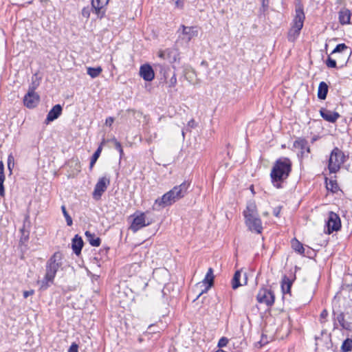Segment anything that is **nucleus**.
Listing matches in <instances>:
<instances>
[{
	"mask_svg": "<svg viewBox=\"0 0 352 352\" xmlns=\"http://www.w3.org/2000/svg\"><path fill=\"white\" fill-rule=\"evenodd\" d=\"M292 248L296 252L300 255H305V248L303 247L302 243L296 239L292 240Z\"/></svg>",
	"mask_w": 352,
	"mask_h": 352,
	"instance_id": "obj_24",
	"label": "nucleus"
},
{
	"mask_svg": "<svg viewBox=\"0 0 352 352\" xmlns=\"http://www.w3.org/2000/svg\"><path fill=\"white\" fill-rule=\"evenodd\" d=\"M110 184V178L107 176L101 177L98 179L95 185L92 195L96 200L100 199L102 194L107 190Z\"/></svg>",
	"mask_w": 352,
	"mask_h": 352,
	"instance_id": "obj_8",
	"label": "nucleus"
},
{
	"mask_svg": "<svg viewBox=\"0 0 352 352\" xmlns=\"http://www.w3.org/2000/svg\"><path fill=\"white\" fill-rule=\"evenodd\" d=\"M158 55L161 58L166 59V50L164 51H160Z\"/></svg>",
	"mask_w": 352,
	"mask_h": 352,
	"instance_id": "obj_50",
	"label": "nucleus"
},
{
	"mask_svg": "<svg viewBox=\"0 0 352 352\" xmlns=\"http://www.w3.org/2000/svg\"><path fill=\"white\" fill-rule=\"evenodd\" d=\"M61 210L63 212L64 217L65 218L67 225L71 226L73 224V221L71 216L67 212L65 206L63 205L61 206Z\"/></svg>",
	"mask_w": 352,
	"mask_h": 352,
	"instance_id": "obj_34",
	"label": "nucleus"
},
{
	"mask_svg": "<svg viewBox=\"0 0 352 352\" xmlns=\"http://www.w3.org/2000/svg\"><path fill=\"white\" fill-rule=\"evenodd\" d=\"M91 10H92L93 12H94V10L91 8H89V7H87V8H84L82 10V15L88 19L90 16V12H91Z\"/></svg>",
	"mask_w": 352,
	"mask_h": 352,
	"instance_id": "obj_38",
	"label": "nucleus"
},
{
	"mask_svg": "<svg viewBox=\"0 0 352 352\" xmlns=\"http://www.w3.org/2000/svg\"><path fill=\"white\" fill-rule=\"evenodd\" d=\"M348 156L338 147H335L331 152L328 161V169L330 173H338L341 166L347 160Z\"/></svg>",
	"mask_w": 352,
	"mask_h": 352,
	"instance_id": "obj_6",
	"label": "nucleus"
},
{
	"mask_svg": "<svg viewBox=\"0 0 352 352\" xmlns=\"http://www.w3.org/2000/svg\"><path fill=\"white\" fill-rule=\"evenodd\" d=\"M314 255H315V253L313 249L308 248L307 250H305V255H304L305 256L311 258Z\"/></svg>",
	"mask_w": 352,
	"mask_h": 352,
	"instance_id": "obj_44",
	"label": "nucleus"
},
{
	"mask_svg": "<svg viewBox=\"0 0 352 352\" xmlns=\"http://www.w3.org/2000/svg\"><path fill=\"white\" fill-rule=\"evenodd\" d=\"M292 280H290L287 276H284L281 282V289L284 294H289L292 285Z\"/></svg>",
	"mask_w": 352,
	"mask_h": 352,
	"instance_id": "obj_25",
	"label": "nucleus"
},
{
	"mask_svg": "<svg viewBox=\"0 0 352 352\" xmlns=\"http://www.w3.org/2000/svg\"><path fill=\"white\" fill-rule=\"evenodd\" d=\"M326 188L328 190L332 192H336L339 190V186L337 183V181L332 179L329 180V182L326 180Z\"/></svg>",
	"mask_w": 352,
	"mask_h": 352,
	"instance_id": "obj_32",
	"label": "nucleus"
},
{
	"mask_svg": "<svg viewBox=\"0 0 352 352\" xmlns=\"http://www.w3.org/2000/svg\"><path fill=\"white\" fill-rule=\"evenodd\" d=\"M214 276L213 274V269L210 267L204 278L202 283L207 285L206 288L203 289L195 300H197L204 293H206L208 289L214 285Z\"/></svg>",
	"mask_w": 352,
	"mask_h": 352,
	"instance_id": "obj_16",
	"label": "nucleus"
},
{
	"mask_svg": "<svg viewBox=\"0 0 352 352\" xmlns=\"http://www.w3.org/2000/svg\"><path fill=\"white\" fill-rule=\"evenodd\" d=\"M113 121H114V119L113 117H108L106 119L105 124L107 125H109V126H111L112 125V124L113 123Z\"/></svg>",
	"mask_w": 352,
	"mask_h": 352,
	"instance_id": "obj_48",
	"label": "nucleus"
},
{
	"mask_svg": "<svg viewBox=\"0 0 352 352\" xmlns=\"http://www.w3.org/2000/svg\"><path fill=\"white\" fill-rule=\"evenodd\" d=\"M241 276V271L240 270L236 271L234 274V276L232 279V287L233 289H236L241 285V284L240 283Z\"/></svg>",
	"mask_w": 352,
	"mask_h": 352,
	"instance_id": "obj_29",
	"label": "nucleus"
},
{
	"mask_svg": "<svg viewBox=\"0 0 352 352\" xmlns=\"http://www.w3.org/2000/svg\"><path fill=\"white\" fill-rule=\"evenodd\" d=\"M292 162L288 157H282L275 161L270 173L271 181L275 188H283V184L292 172Z\"/></svg>",
	"mask_w": 352,
	"mask_h": 352,
	"instance_id": "obj_1",
	"label": "nucleus"
},
{
	"mask_svg": "<svg viewBox=\"0 0 352 352\" xmlns=\"http://www.w3.org/2000/svg\"><path fill=\"white\" fill-rule=\"evenodd\" d=\"M177 84V77L176 74L173 73V76H171L170 79L168 81V87H174Z\"/></svg>",
	"mask_w": 352,
	"mask_h": 352,
	"instance_id": "obj_40",
	"label": "nucleus"
},
{
	"mask_svg": "<svg viewBox=\"0 0 352 352\" xmlns=\"http://www.w3.org/2000/svg\"><path fill=\"white\" fill-rule=\"evenodd\" d=\"M327 316H328V311L326 309L322 310V311L321 312L320 316V322H324V320L327 318Z\"/></svg>",
	"mask_w": 352,
	"mask_h": 352,
	"instance_id": "obj_45",
	"label": "nucleus"
},
{
	"mask_svg": "<svg viewBox=\"0 0 352 352\" xmlns=\"http://www.w3.org/2000/svg\"><path fill=\"white\" fill-rule=\"evenodd\" d=\"M12 157L11 156H9V157H8V162H10L11 163V159H12Z\"/></svg>",
	"mask_w": 352,
	"mask_h": 352,
	"instance_id": "obj_54",
	"label": "nucleus"
},
{
	"mask_svg": "<svg viewBox=\"0 0 352 352\" xmlns=\"http://www.w3.org/2000/svg\"><path fill=\"white\" fill-rule=\"evenodd\" d=\"M347 49H348V47L344 43L338 44L336 45V47L332 51L331 54H335V53H341Z\"/></svg>",
	"mask_w": 352,
	"mask_h": 352,
	"instance_id": "obj_36",
	"label": "nucleus"
},
{
	"mask_svg": "<svg viewBox=\"0 0 352 352\" xmlns=\"http://www.w3.org/2000/svg\"><path fill=\"white\" fill-rule=\"evenodd\" d=\"M111 142H113L115 148L119 152L120 157L122 158L124 155V151L122 149L121 143L118 142L116 138H113Z\"/></svg>",
	"mask_w": 352,
	"mask_h": 352,
	"instance_id": "obj_35",
	"label": "nucleus"
},
{
	"mask_svg": "<svg viewBox=\"0 0 352 352\" xmlns=\"http://www.w3.org/2000/svg\"><path fill=\"white\" fill-rule=\"evenodd\" d=\"M8 168L11 170V164L10 162H8Z\"/></svg>",
	"mask_w": 352,
	"mask_h": 352,
	"instance_id": "obj_53",
	"label": "nucleus"
},
{
	"mask_svg": "<svg viewBox=\"0 0 352 352\" xmlns=\"http://www.w3.org/2000/svg\"><path fill=\"white\" fill-rule=\"evenodd\" d=\"M180 30H182V36H179V37L182 40H184L186 43H188L192 38L198 36V29L196 26H186L184 25H181L177 32H179Z\"/></svg>",
	"mask_w": 352,
	"mask_h": 352,
	"instance_id": "obj_12",
	"label": "nucleus"
},
{
	"mask_svg": "<svg viewBox=\"0 0 352 352\" xmlns=\"http://www.w3.org/2000/svg\"><path fill=\"white\" fill-rule=\"evenodd\" d=\"M33 293H34L33 290L25 291V292H23V297L25 298H27L28 296L32 295Z\"/></svg>",
	"mask_w": 352,
	"mask_h": 352,
	"instance_id": "obj_49",
	"label": "nucleus"
},
{
	"mask_svg": "<svg viewBox=\"0 0 352 352\" xmlns=\"http://www.w3.org/2000/svg\"><path fill=\"white\" fill-rule=\"evenodd\" d=\"M352 350V338H348L344 340L341 346L342 352H349Z\"/></svg>",
	"mask_w": 352,
	"mask_h": 352,
	"instance_id": "obj_33",
	"label": "nucleus"
},
{
	"mask_svg": "<svg viewBox=\"0 0 352 352\" xmlns=\"http://www.w3.org/2000/svg\"><path fill=\"white\" fill-rule=\"evenodd\" d=\"M85 234L87 241L89 243V244L91 246H94V247L100 246V245L101 243V239H100V237L96 236V235L94 233H91L89 231H86Z\"/></svg>",
	"mask_w": 352,
	"mask_h": 352,
	"instance_id": "obj_22",
	"label": "nucleus"
},
{
	"mask_svg": "<svg viewBox=\"0 0 352 352\" xmlns=\"http://www.w3.org/2000/svg\"><path fill=\"white\" fill-rule=\"evenodd\" d=\"M243 215L245 219V224L250 230L258 234L262 232V222L258 217L254 202L249 203L247 205L246 209L243 211Z\"/></svg>",
	"mask_w": 352,
	"mask_h": 352,
	"instance_id": "obj_4",
	"label": "nucleus"
},
{
	"mask_svg": "<svg viewBox=\"0 0 352 352\" xmlns=\"http://www.w3.org/2000/svg\"><path fill=\"white\" fill-rule=\"evenodd\" d=\"M84 242L81 236L76 234L72 239V248L73 252L77 255H80L83 248Z\"/></svg>",
	"mask_w": 352,
	"mask_h": 352,
	"instance_id": "obj_21",
	"label": "nucleus"
},
{
	"mask_svg": "<svg viewBox=\"0 0 352 352\" xmlns=\"http://www.w3.org/2000/svg\"><path fill=\"white\" fill-rule=\"evenodd\" d=\"M140 76L146 81H151L155 78L154 71L148 64H144L140 66Z\"/></svg>",
	"mask_w": 352,
	"mask_h": 352,
	"instance_id": "obj_17",
	"label": "nucleus"
},
{
	"mask_svg": "<svg viewBox=\"0 0 352 352\" xmlns=\"http://www.w3.org/2000/svg\"><path fill=\"white\" fill-rule=\"evenodd\" d=\"M68 352H78V345L73 342L69 348Z\"/></svg>",
	"mask_w": 352,
	"mask_h": 352,
	"instance_id": "obj_42",
	"label": "nucleus"
},
{
	"mask_svg": "<svg viewBox=\"0 0 352 352\" xmlns=\"http://www.w3.org/2000/svg\"><path fill=\"white\" fill-rule=\"evenodd\" d=\"M305 19L303 9L298 8L295 10V16L291 23V28L287 32V40L290 43H295L300 36Z\"/></svg>",
	"mask_w": 352,
	"mask_h": 352,
	"instance_id": "obj_5",
	"label": "nucleus"
},
{
	"mask_svg": "<svg viewBox=\"0 0 352 352\" xmlns=\"http://www.w3.org/2000/svg\"><path fill=\"white\" fill-rule=\"evenodd\" d=\"M345 286L348 287L349 289H352V283L346 285Z\"/></svg>",
	"mask_w": 352,
	"mask_h": 352,
	"instance_id": "obj_52",
	"label": "nucleus"
},
{
	"mask_svg": "<svg viewBox=\"0 0 352 352\" xmlns=\"http://www.w3.org/2000/svg\"><path fill=\"white\" fill-rule=\"evenodd\" d=\"M63 107L60 104L54 105L47 113L45 122L48 124L57 119L61 115Z\"/></svg>",
	"mask_w": 352,
	"mask_h": 352,
	"instance_id": "obj_19",
	"label": "nucleus"
},
{
	"mask_svg": "<svg viewBox=\"0 0 352 352\" xmlns=\"http://www.w3.org/2000/svg\"><path fill=\"white\" fill-rule=\"evenodd\" d=\"M175 8L182 10L184 7L185 0H173Z\"/></svg>",
	"mask_w": 352,
	"mask_h": 352,
	"instance_id": "obj_39",
	"label": "nucleus"
},
{
	"mask_svg": "<svg viewBox=\"0 0 352 352\" xmlns=\"http://www.w3.org/2000/svg\"><path fill=\"white\" fill-rule=\"evenodd\" d=\"M40 85V78L37 74H34L32 77V82L29 86L28 91L35 93V90Z\"/></svg>",
	"mask_w": 352,
	"mask_h": 352,
	"instance_id": "obj_28",
	"label": "nucleus"
},
{
	"mask_svg": "<svg viewBox=\"0 0 352 352\" xmlns=\"http://www.w3.org/2000/svg\"><path fill=\"white\" fill-rule=\"evenodd\" d=\"M294 148L298 149V157L299 158L307 157L310 153V147L308 144V141L302 138L296 139L293 144Z\"/></svg>",
	"mask_w": 352,
	"mask_h": 352,
	"instance_id": "obj_11",
	"label": "nucleus"
},
{
	"mask_svg": "<svg viewBox=\"0 0 352 352\" xmlns=\"http://www.w3.org/2000/svg\"><path fill=\"white\" fill-rule=\"evenodd\" d=\"M263 11L265 12L269 8L270 0H261Z\"/></svg>",
	"mask_w": 352,
	"mask_h": 352,
	"instance_id": "obj_43",
	"label": "nucleus"
},
{
	"mask_svg": "<svg viewBox=\"0 0 352 352\" xmlns=\"http://www.w3.org/2000/svg\"><path fill=\"white\" fill-rule=\"evenodd\" d=\"M63 254L60 252H56L48 259L45 266V274L43 279L41 282V289H47L50 284L54 283L56 274L59 269L63 268Z\"/></svg>",
	"mask_w": 352,
	"mask_h": 352,
	"instance_id": "obj_2",
	"label": "nucleus"
},
{
	"mask_svg": "<svg viewBox=\"0 0 352 352\" xmlns=\"http://www.w3.org/2000/svg\"><path fill=\"white\" fill-rule=\"evenodd\" d=\"M351 12L346 8H342L338 12V20L341 25H348L350 23Z\"/></svg>",
	"mask_w": 352,
	"mask_h": 352,
	"instance_id": "obj_20",
	"label": "nucleus"
},
{
	"mask_svg": "<svg viewBox=\"0 0 352 352\" xmlns=\"http://www.w3.org/2000/svg\"><path fill=\"white\" fill-rule=\"evenodd\" d=\"M320 114L324 120L331 123H335L340 117V115L338 112L325 108H322L320 110Z\"/></svg>",
	"mask_w": 352,
	"mask_h": 352,
	"instance_id": "obj_18",
	"label": "nucleus"
},
{
	"mask_svg": "<svg viewBox=\"0 0 352 352\" xmlns=\"http://www.w3.org/2000/svg\"><path fill=\"white\" fill-rule=\"evenodd\" d=\"M162 69H164V78H167V76H166L167 75V71L165 69V68H162Z\"/></svg>",
	"mask_w": 352,
	"mask_h": 352,
	"instance_id": "obj_51",
	"label": "nucleus"
},
{
	"mask_svg": "<svg viewBox=\"0 0 352 352\" xmlns=\"http://www.w3.org/2000/svg\"><path fill=\"white\" fill-rule=\"evenodd\" d=\"M5 181V175H4V164L2 161H0V196H5V189L3 186V182Z\"/></svg>",
	"mask_w": 352,
	"mask_h": 352,
	"instance_id": "obj_27",
	"label": "nucleus"
},
{
	"mask_svg": "<svg viewBox=\"0 0 352 352\" xmlns=\"http://www.w3.org/2000/svg\"><path fill=\"white\" fill-rule=\"evenodd\" d=\"M329 87L327 84L322 81L320 82L318 89V98L320 100H324L328 94Z\"/></svg>",
	"mask_w": 352,
	"mask_h": 352,
	"instance_id": "obj_23",
	"label": "nucleus"
},
{
	"mask_svg": "<svg viewBox=\"0 0 352 352\" xmlns=\"http://www.w3.org/2000/svg\"><path fill=\"white\" fill-rule=\"evenodd\" d=\"M228 343V339L226 337H222L218 342V346L219 347H223L227 345Z\"/></svg>",
	"mask_w": 352,
	"mask_h": 352,
	"instance_id": "obj_41",
	"label": "nucleus"
},
{
	"mask_svg": "<svg viewBox=\"0 0 352 352\" xmlns=\"http://www.w3.org/2000/svg\"><path fill=\"white\" fill-rule=\"evenodd\" d=\"M333 319L338 322L342 329L352 331V307H349L344 311L333 309ZM334 322V325H336Z\"/></svg>",
	"mask_w": 352,
	"mask_h": 352,
	"instance_id": "obj_7",
	"label": "nucleus"
},
{
	"mask_svg": "<svg viewBox=\"0 0 352 352\" xmlns=\"http://www.w3.org/2000/svg\"><path fill=\"white\" fill-rule=\"evenodd\" d=\"M109 0H91V8L94 10V13L97 17L101 19L105 14L104 8L107 5Z\"/></svg>",
	"mask_w": 352,
	"mask_h": 352,
	"instance_id": "obj_14",
	"label": "nucleus"
},
{
	"mask_svg": "<svg viewBox=\"0 0 352 352\" xmlns=\"http://www.w3.org/2000/svg\"><path fill=\"white\" fill-rule=\"evenodd\" d=\"M102 72V69L101 67H87V73L88 75H89L92 78H95L98 77L101 72Z\"/></svg>",
	"mask_w": 352,
	"mask_h": 352,
	"instance_id": "obj_31",
	"label": "nucleus"
},
{
	"mask_svg": "<svg viewBox=\"0 0 352 352\" xmlns=\"http://www.w3.org/2000/svg\"><path fill=\"white\" fill-rule=\"evenodd\" d=\"M39 100L40 97L36 93L28 91L23 98V104L26 107L32 109L38 104Z\"/></svg>",
	"mask_w": 352,
	"mask_h": 352,
	"instance_id": "obj_15",
	"label": "nucleus"
},
{
	"mask_svg": "<svg viewBox=\"0 0 352 352\" xmlns=\"http://www.w3.org/2000/svg\"><path fill=\"white\" fill-rule=\"evenodd\" d=\"M187 126L191 129L195 128L197 126V122L194 119H191L188 122Z\"/></svg>",
	"mask_w": 352,
	"mask_h": 352,
	"instance_id": "obj_46",
	"label": "nucleus"
},
{
	"mask_svg": "<svg viewBox=\"0 0 352 352\" xmlns=\"http://www.w3.org/2000/svg\"><path fill=\"white\" fill-rule=\"evenodd\" d=\"M326 65L329 68H336L337 67L336 60L331 58L329 56L326 60Z\"/></svg>",
	"mask_w": 352,
	"mask_h": 352,
	"instance_id": "obj_37",
	"label": "nucleus"
},
{
	"mask_svg": "<svg viewBox=\"0 0 352 352\" xmlns=\"http://www.w3.org/2000/svg\"><path fill=\"white\" fill-rule=\"evenodd\" d=\"M340 228L341 221L339 215L333 212H330L326 222V233L330 234L334 231H338Z\"/></svg>",
	"mask_w": 352,
	"mask_h": 352,
	"instance_id": "obj_10",
	"label": "nucleus"
},
{
	"mask_svg": "<svg viewBox=\"0 0 352 352\" xmlns=\"http://www.w3.org/2000/svg\"><path fill=\"white\" fill-rule=\"evenodd\" d=\"M280 210H281V206H278V207L274 208L273 209V214L275 217H278L280 215Z\"/></svg>",
	"mask_w": 352,
	"mask_h": 352,
	"instance_id": "obj_47",
	"label": "nucleus"
},
{
	"mask_svg": "<svg viewBox=\"0 0 352 352\" xmlns=\"http://www.w3.org/2000/svg\"><path fill=\"white\" fill-rule=\"evenodd\" d=\"M134 219L131 225V230L134 232L138 231L141 228L149 225V223H146V216L144 212H137L134 214Z\"/></svg>",
	"mask_w": 352,
	"mask_h": 352,
	"instance_id": "obj_13",
	"label": "nucleus"
},
{
	"mask_svg": "<svg viewBox=\"0 0 352 352\" xmlns=\"http://www.w3.org/2000/svg\"><path fill=\"white\" fill-rule=\"evenodd\" d=\"M256 299L259 303H263L268 307H271L274 303L275 296L270 289L262 287L258 291Z\"/></svg>",
	"mask_w": 352,
	"mask_h": 352,
	"instance_id": "obj_9",
	"label": "nucleus"
},
{
	"mask_svg": "<svg viewBox=\"0 0 352 352\" xmlns=\"http://www.w3.org/2000/svg\"><path fill=\"white\" fill-rule=\"evenodd\" d=\"M102 146H99L98 148L96 149V151L94 152L93 155L91 156L90 164H89V169L92 170L94 164L97 162L98 159L99 158L101 152H102Z\"/></svg>",
	"mask_w": 352,
	"mask_h": 352,
	"instance_id": "obj_30",
	"label": "nucleus"
},
{
	"mask_svg": "<svg viewBox=\"0 0 352 352\" xmlns=\"http://www.w3.org/2000/svg\"><path fill=\"white\" fill-rule=\"evenodd\" d=\"M190 184L189 182L184 181L180 185L174 186L161 197L156 199L155 206H158L162 208L171 206L177 201L185 197L190 187Z\"/></svg>",
	"mask_w": 352,
	"mask_h": 352,
	"instance_id": "obj_3",
	"label": "nucleus"
},
{
	"mask_svg": "<svg viewBox=\"0 0 352 352\" xmlns=\"http://www.w3.org/2000/svg\"><path fill=\"white\" fill-rule=\"evenodd\" d=\"M166 59L170 63H174L179 59V53L177 50L173 48L166 49Z\"/></svg>",
	"mask_w": 352,
	"mask_h": 352,
	"instance_id": "obj_26",
	"label": "nucleus"
}]
</instances>
